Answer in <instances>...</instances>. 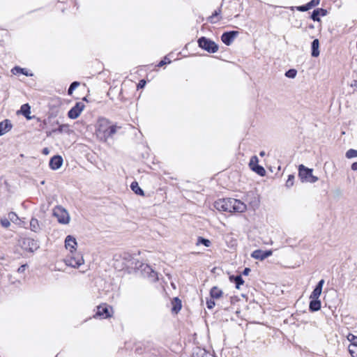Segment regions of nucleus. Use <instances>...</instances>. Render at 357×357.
<instances>
[{"label": "nucleus", "mask_w": 357, "mask_h": 357, "mask_svg": "<svg viewBox=\"0 0 357 357\" xmlns=\"http://www.w3.org/2000/svg\"><path fill=\"white\" fill-rule=\"evenodd\" d=\"M214 207L219 211L229 213H243L247 209L245 204L234 198L218 199L214 202Z\"/></svg>", "instance_id": "nucleus-1"}, {"label": "nucleus", "mask_w": 357, "mask_h": 357, "mask_svg": "<svg viewBox=\"0 0 357 357\" xmlns=\"http://www.w3.org/2000/svg\"><path fill=\"white\" fill-rule=\"evenodd\" d=\"M135 268L141 271L144 278H147L150 282H154L158 280V273L149 265L139 261L135 263Z\"/></svg>", "instance_id": "nucleus-2"}, {"label": "nucleus", "mask_w": 357, "mask_h": 357, "mask_svg": "<svg viewBox=\"0 0 357 357\" xmlns=\"http://www.w3.org/2000/svg\"><path fill=\"white\" fill-rule=\"evenodd\" d=\"M110 121L104 117L99 118L97 122L96 134L97 137L102 142H106V133L108 132Z\"/></svg>", "instance_id": "nucleus-3"}, {"label": "nucleus", "mask_w": 357, "mask_h": 357, "mask_svg": "<svg viewBox=\"0 0 357 357\" xmlns=\"http://www.w3.org/2000/svg\"><path fill=\"white\" fill-rule=\"evenodd\" d=\"M198 46L208 53H215L219 46L213 40L205 36H202L197 40Z\"/></svg>", "instance_id": "nucleus-4"}, {"label": "nucleus", "mask_w": 357, "mask_h": 357, "mask_svg": "<svg viewBox=\"0 0 357 357\" xmlns=\"http://www.w3.org/2000/svg\"><path fill=\"white\" fill-rule=\"evenodd\" d=\"M312 169L306 167L303 165L298 166V176L302 182L314 183L318 181V177L312 174Z\"/></svg>", "instance_id": "nucleus-5"}, {"label": "nucleus", "mask_w": 357, "mask_h": 357, "mask_svg": "<svg viewBox=\"0 0 357 357\" xmlns=\"http://www.w3.org/2000/svg\"><path fill=\"white\" fill-rule=\"evenodd\" d=\"M84 262L83 257L79 253L71 252L65 259V264L73 268H78Z\"/></svg>", "instance_id": "nucleus-6"}, {"label": "nucleus", "mask_w": 357, "mask_h": 357, "mask_svg": "<svg viewBox=\"0 0 357 357\" xmlns=\"http://www.w3.org/2000/svg\"><path fill=\"white\" fill-rule=\"evenodd\" d=\"M22 249L29 252H34L40 248L39 242L30 237L23 238L22 240Z\"/></svg>", "instance_id": "nucleus-7"}, {"label": "nucleus", "mask_w": 357, "mask_h": 357, "mask_svg": "<svg viewBox=\"0 0 357 357\" xmlns=\"http://www.w3.org/2000/svg\"><path fill=\"white\" fill-rule=\"evenodd\" d=\"M53 215L57 218L58 222L61 224H68L70 216L68 211L61 206H56L53 210Z\"/></svg>", "instance_id": "nucleus-8"}, {"label": "nucleus", "mask_w": 357, "mask_h": 357, "mask_svg": "<svg viewBox=\"0 0 357 357\" xmlns=\"http://www.w3.org/2000/svg\"><path fill=\"white\" fill-rule=\"evenodd\" d=\"M249 167L251 170L261 176L266 175V170L261 165H259V159L257 156L253 155L251 157L249 162Z\"/></svg>", "instance_id": "nucleus-9"}, {"label": "nucleus", "mask_w": 357, "mask_h": 357, "mask_svg": "<svg viewBox=\"0 0 357 357\" xmlns=\"http://www.w3.org/2000/svg\"><path fill=\"white\" fill-rule=\"evenodd\" d=\"M84 104L82 102H77L75 105L68 111V116L71 119H76L80 115L82 111L84 108Z\"/></svg>", "instance_id": "nucleus-10"}, {"label": "nucleus", "mask_w": 357, "mask_h": 357, "mask_svg": "<svg viewBox=\"0 0 357 357\" xmlns=\"http://www.w3.org/2000/svg\"><path fill=\"white\" fill-rule=\"evenodd\" d=\"M238 35V32L237 31H225L221 36V40L225 45L229 46Z\"/></svg>", "instance_id": "nucleus-11"}, {"label": "nucleus", "mask_w": 357, "mask_h": 357, "mask_svg": "<svg viewBox=\"0 0 357 357\" xmlns=\"http://www.w3.org/2000/svg\"><path fill=\"white\" fill-rule=\"evenodd\" d=\"M109 306L106 304H102L97 307V311L93 315V317H99L100 319H107L111 317L109 314Z\"/></svg>", "instance_id": "nucleus-12"}, {"label": "nucleus", "mask_w": 357, "mask_h": 357, "mask_svg": "<svg viewBox=\"0 0 357 357\" xmlns=\"http://www.w3.org/2000/svg\"><path fill=\"white\" fill-rule=\"evenodd\" d=\"M273 254L272 250H255L251 254V257L256 259L264 260L267 257L271 256Z\"/></svg>", "instance_id": "nucleus-13"}, {"label": "nucleus", "mask_w": 357, "mask_h": 357, "mask_svg": "<svg viewBox=\"0 0 357 357\" xmlns=\"http://www.w3.org/2000/svg\"><path fill=\"white\" fill-rule=\"evenodd\" d=\"M63 162V158L59 155H56L50 158L49 165L50 169L56 170L61 167Z\"/></svg>", "instance_id": "nucleus-14"}, {"label": "nucleus", "mask_w": 357, "mask_h": 357, "mask_svg": "<svg viewBox=\"0 0 357 357\" xmlns=\"http://www.w3.org/2000/svg\"><path fill=\"white\" fill-rule=\"evenodd\" d=\"M77 245L76 238L71 235L66 236L65 239V247L69 250L70 252L76 250V246Z\"/></svg>", "instance_id": "nucleus-15"}, {"label": "nucleus", "mask_w": 357, "mask_h": 357, "mask_svg": "<svg viewBox=\"0 0 357 357\" xmlns=\"http://www.w3.org/2000/svg\"><path fill=\"white\" fill-rule=\"evenodd\" d=\"M327 13V10L324 8H316L312 11L310 18L314 22H319L320 16H326Z\"/></svg>", "instance_id": "nucleus-16"}, {"label": "nucleus", "mask_w": 357, "mask_h": 357, "mask_svg": "<svg viewBox=\"0 0 357 357\" xmlns=\"http://www.w3.org/2000/svg\"><path fill=\"white\" fill-rule=\"evenodd\" d=\"M319 3H320V0H311L306 4L297 6L296 8L297 10H298L300 12H305V11L310 10L313 7L318 6L319 4Z\"/></svg>", "instance_id": "nucleus-17"}, {"label": "nucleus", "mask_w": 357, "mask_h": 357, "mask_svg": "<svg viewBox=\"0 0 357 357\" xmlns=\"http://www.w3.org/2000/svg\"><path fill=\"white\" fill-rule=\"evenodd\" d=\"M309 310L312 312H317L321 309V303L319 298H310Z\"/></svg>", "instance_id": "nucleus-18"}, {"label": "nucleus", "mask_w": 357, "mask_h": 357, "mask_svg": "<svg viewBox=\"0 0 357 357\" xmlns=\"http://www.w3.org/2000/svg\"><path fill=\"white\" fill-rule=\"evenodd\" d=\"M229 281L235 284L236 289H240L241 286L243 284L244 280L242 278L241 274L240 275H231L229 277Z\"/></svg>", "instance_id": "nucleus-19"}, {"label": "nucleus", "mask_w": 357, "mask_h": 357, "mask_svg": "<svg viewBox=\"0 0 357 357\" xmlns=\"http://www.w3.org/2000/svg\"><path fill=\"white\" fill-rule=\"evenodd\" d=\"M18 113L22 114L27 120L32 119L35 116H31V107L28 103L24 104L21 106Z\"/></svg>", "instance_id": "nucleus-20"}, {"label": "nucleus", "mask_w": 357, "mask_h": 357, "mask_svg": "<svg viewBox=\"0 0 357 357\" xmlns=\"http://www.w3.org/2000/svg\"><path fill=\"white\" fill-rule=\"evenodd\" d=\"M222 6H220L218 8H217L213 14L208 17V21L212 24H215L220 21L222 19V17H220V14L222 12Z\"/></svg>", "instance_id": "nucleus-21"}, {"label": "nucleus", "mask_w": 357, "mask_h": 357, "mask_svg": "<svg viewBox=\"0 0 357 357\" xmlns=\"http://www.w3.org/2000/svg\"><path fill=\"white\" fill-rule=\"evenodd\" d=\"M11 73L15 75L19 74L24 75L26 77H32L33 75V74L30 73L26 68H23L17 66L11 69Z\"/></svg>", "instance_id": "nucleus-22"}, {"label": "nucleus", "mask_w": 357, "mask_h": 357, "mask_svg": "<svg viewBox=\"0 0 357 357\" xmlns=\"http://www.w3.org/2000/svg\"><path fill=\"white\" fill-rule=\"evenodd\" d=\"M319 41L316 38L311 43V56L312 57H317L319 56Z\"/></svg>", "instance_id": "nucleus-23"}, {"label": "nucleus", "mask_w": 357, "mask_h": 357, "mask_svg": "<svg viewBox=\"0 0 357 357\" xmlns=\"http://www.w3.org/2000/svg\"><path fill=\"white\" fill-rule=\"evenodd\" d=\"M13 128V124L9 119H5L1 121V135L10 131Z\"/></svg>", "instance_id": "nucleus-24"}, {"label": "nucleus", "mask_w": 357, "mask_h": 357, "mask_svg": "<svg viewBox=\"0 0 357 357\" xmlns=\"http://www.w3.org/2000/svg\"><path fill=\"white\" fill-rule=\"evenodd\" d=\"M222 291L218 287H213L210 290V296L213 299H218L222 296Z\"/></svg>", "instance_id": "nucleus-25"}, {"label": "nucleus", "mask_w": 357, "mask_h": 357, "mask_svg": "<svg viewBox=\"0 0 357 357\" xmlns=\"http://www.w3.org/2000/svg\"><path fill=\"white\" fill-rule=\"evenodd\" d=\"M181 301L177 297L174 298L172 301V312L178 313L181 310Z\"/></svg>", "instance_id": "nucleus-26"}, {"label": "nucleus", "mask_w": 357, "mask_h": 357, "mask_svg": "<svg viewBox=\"0 0 357 357\" xmlns=\"http://www.w3.org/2000/svg\"><path fill=\"white\" fill-rule=\"evenodd\" d=\"M131 190L137 195H144V190L139 187L137 181H133L130 184Z\"/></svg>", "instance_id": "nucleus-27"}, {"label": "nucleus", "mask_w": 357, "mask_h": 357, "mask_svg": "<svg viewBox=\"0 0 357 357\" xmlns=\"http://www.w3.org/2000/svg\"><path fill=\"white\" fill-rule=\"evenodd\" d=\"M52 132H58V133H68L70 132V130L69 129V126L68 124H61L59 126L58 128H54L52 131Z\"/></svg>", "instance_id": "nucleus-28"}, {"label": "nucleus", "mask_w": 357, "mask_h": 357, "mask_svg": "<svg viewBox=\"0 0 357 357\" xmlns=\"http://www.w3.org/2000/svg\"><path fill=\"white\" fill-rule=\"evenodd\" d=\"M8 219L15 225H21V220L20 219L18 215L14 212H10L8 214Z\"/></svg>", "instance_id": "nucleus-29"}, {"label": "nucleus", "mask_w": 357, "mask_h": 357, "mask_svg": "<svg viewBox=\"0 0 357 357\" xmlns=\"http://www.w3.org/2000/svg\"><path fill=\"white\" fill-rule=\"evenodd\" d=\"M117 126L114 125H110L108 129V132L106 133V142L109 138H112L113 135L116 132Z\"/></svg>", "instance_id": "nucleus-30"}, {"label": "nucleus", "mask_w": 357, "mask_h": 357, "mask_svg": "<svg viewBox=\"0 0 357 357\" xmlns=\"http://www.w3.org/2000/svg\"><path fill=\"white\" fill-rule=\"evenodd\" d=\"M30 229L34 232H37L39 230L40 227L37 219L31 218L30 221Z\"/></svg>", "instance_id": "nucleus-31"}, {"label": "nucleus", "mask_w": 357, "mask_h": 357, "mask_svg": "<svg viewBox=\"0 0 357 357\" xmlns=\"http://www.w3.org/2000/svg\"><path fill=\"white\" fill-rule=\"evenodd\" d=\"M204 245L205 247H209L211 244V241L202 236H199L197 241V245Z\"/></svg>", "instance_id": "nucleus-32"}, {"label": "nucleus", "mask_w": 357, "mask_h": 357, "mask_svg": "<svg viewBox=\"0 0 357 357\" xmlns=\"http://www.w3.org/2000/svg\"><path fill=\"white\" fill-rule=\"evenodd\" d=\"M79 84H79V82H77V81H74V82H73L70 84V86H69V88H68V95L71 96V95L73 94V91L75 90V89H76L77 86H79Z\"/></svg>", "instance_id": "nucleus-33"}, {"label": "nucleus", "mask_w": 357, "mask_h": 357, "mask_svg": "<svg viewBox=\"0 0 357 357\" xmlns=\"http://www.w3.org/2000/svg\"><path fill=\"white\" fill-rule=\"evenodd\" d=\"M321 291L322 290L321 289L315 287L310 296V298H319Z\"/></svg>", "instance_id": "nucleus-34"}, {"label": "nucleus", "mask_w": 357, "mask_h": 357, "mask_svg": "<svg viewBox=\"0 0 357 357\" xmlns=\"http://www.w3.org/2000/svg\"><path fill=\"white\" fill-rule=\"evenodd\" d=\"M345 156L348 159L354 158L357 157V150L350 149H349L345 154Z\"/></svg>", "instance_id": "nucleus-35"}, {"label": "nucleus", "mask_w": 357, "mask_h": 357, "mask_svg": "<svg viewBox=\"0 0 357 357\" xmlns=\"http://www.w3.org/2000/svg\"><path fill=\"white\" fill-rule=\"evenodd\" d=\"M285 76L288 78L294 79L297 75V70L294 68H291L285 72Z\"/></svg>", "instance_id": "nucleus-36"}, {"label": "nucleus", "mask_w": 357, "mask_h": 357, "mask_svg": "<svg viewBox=\"0 0 357 357\" xmlns=\"http://www.w3.org/2000/svg\"><path fill=\"white\" fill-rule=\"evenodd\" d=\"M348 340L351 342V345L357 347V336L349 333L347 336Z\"/></svg>", "instance_id": "nucleus-37"}, {"label": "nucleus", "mask_w": 357, "mask_h": 357, "mask_svg": "<svg viewBox=\"0 0 357 357\" xmlns=\"http://www.w3.org/2000/svg\"><path fill=\"white\" fill-rule=\"evenodd\" d=\"M207 355L206 350L198 349L197 353L192 354V357H206Z\"/></svg>", "instance_id": "nucleus-38"}, {"label": "nucleus", "mask_w": 357, "mask_h": 357, "mask_svg": "<svg viewBox=\"0 0 357 357\" xmlns=\"http://www.w3.org/2000/svg\"><path fill=\"white\" fill-rule=\"evenodd\" d=\"M172 61L168 58V56H165L162 60H161L157 65L158 67H162L165 64L171 63Z\"/></svg>", "instance_id": "nucleus-39"}, {"label": "nucleus", "mask_w": 357, "mask_h": 357, "mask_svg": "<svg viewBox=\"0 0 357 357\" xmlns=\"http://www.w3.org/2000/svg\"><path fill=\"white\" fill-rule=\"evenodd\" d=\"M294 176L293 174H289L288 176V178L286 181V186L287 188H290L294 185Z\"/></svg>", "instance_id": "nucleus-40"}, {"label": "nucleus", "mask_w": 357, "mask_h": 357, "mask_svg": "<svg viewBox=\"0 0 357 357\" xmlns=\"http://www.w3.org/2000/svg\"><path fill=\"white\" fill-rule=\"evenodd\" d=\"M10 226V221L8 218H1V227L8 228Z\"/></svg>", "instance_id": "nucleus-41"}, {"label": "nucleus", "mask_w": 357, "mask_h": 357, "mask_svg": "<svg viewBox=\"0 0 357 357\" xmlns=\"http://www.w3.org/2000/svg\"><path fill=\"white\" fill-rule=\"evenodd\" d=\"M215 305V303L214 301V299H213L211 297L210 299H207L206 306L208 309H210V310L213 309Z\"/></svg>", "instance_id": "nucleus-42"}, {"label": "nucleus", "mask_w": 357, "mask_h": 357, "mask_svg": "<svg viewBox=\"0 0 357 357\" xmlns=\"http://www.w3.org/2000/svg\"><path fill=\"white\" fill-rule=\"evenodd\" d=\"M27 267H28V265L26 264L20 266L17 269V272L19 273H22L25 271V270L26 269Z\"/></svg>", "instance_id": "nucleus-43"}, {"label": "nucleus", "mask_w": 357, "mask_h": 357, "mask_svg": "<svg viewBox=\"0 0 357 357\" xmlns=\"http://www.w3.org/2000/svg\"><path fill=\"white\" fill-rule=\"evenodd\" d=\"M146 82L144 79L139 80L138 84H137V89H142L145 86Z\"/></svg>", "instance_id": "nucleus-44"}, {"label": "nucleus", "mask_w": 357, "mask_h": 357, "mask_svg": "<svg viewBox=\"0 0 357 357\" xmlns=\"http://www.w3.org/2000/svg\"><path fill=\"white\" fill-rule=\"evenodd\" d=\"M324 284V280L321 279L318 282V283L317 284V285L315 287H318L322 290Z\"/></svg>", "instance_id": "nucleus-45"}, {"label": "nucleus", "mask_w": 357, "mask_h": 357, "mask_svg": "<svg viewBox=\"0 0 357 357\" xmlns=\"http://www.w3.org/2000/svg\"><path fill=\"white\" fill-rule=\"evenodd\" d=\"M251 271V269L250 268H245L244 270L242 272V275H248L250 272Z\"/></svg>", "instance_id": "nucleus-46"}, {"label": "nucleus", "mask_w": 357, "mask_h": 357, "mask_svg": "<svg viewBox=\"0 0 357 357\" xmlns=\"http://www.w3.org/2000/svg\"><path fill=\"white\" fill-rule=\"evenodd\" d=\"M351 168L352 170L356 171L357 170V162H353L352 165H351Z\"/></svg>", "instance_id": "nucleus-47"}, {"label": "nucleus", "mask_w": 357, "mask_h": 357, "mask_svg": "<svg viewBox=\"0 0 357 357\" xmlns=\"http://www.w3.org/2000/svg\"><path fill=\"white\" fill-rule=\"evenodd\" d=\"M43 153H45V154H47L49 153V150L47 148H45L43 150Z\"/></svg>", "instance_id": "nucleus-48"}, {"label": "nucleus", "mask_w": 357, "mask_h": 357, "mask_svg": "<svg viewBox=\"0 0 357 357\" xmlns=\"http://www.w3.org/2000/svg\"><path fill=\"white\" fill-rule=\"evenodd\" d=\"M259 155L263 157L265 155V152L264 151H261L260 153H259Z\"/></svg>", "instance_id": "nucleus-49"}, {"label": "nucleus", "mask_w": 357, "mask_h": 357, "mask_svg": "<svg viewBox=\"0 0 357 357\" xmlns=\"http://www.w3.org/2000/svg\"><path fill=\"white\" fill-rule=\"evenodd\" d=\"M140 350H141V349L136 348L135 351H136L137 353H138V354H140V353H141V352H140Z\"/></svg>", "instance_id": "nucleus-50"}, {"label": "nucleus", "mask_w": 357, "mask_h": 357, "mask_svg": "<svg viewBox=\"0 0 357 357\" xmlns=\"http://www.w3.org/2000/svg\"><path fill=\"white\" fill-rule=\"evenodd\" d=\"M83 100H86V97H84V98H83Z\"/></svg>", "instance_id": "nucleus-51"}]
</instances>
